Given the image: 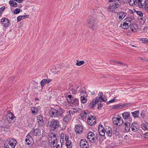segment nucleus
<instances>
[{
  "mask_svg": "<svg viewBox=\"0 0 148 148\" xmlns=\"http://www.w3.org/2000/svg\"><path fill=\"white\" fill-rule=\"evenodd\" d=\"M67 100L72 106H77L79 105V99L72 97L71 95H69L66 97Z\"/></svg>",
  "mask_w": 148,
  "mask_h": 148,
  "instance_id": "nucleus-1",
  "label": "nucleus"
},
{
  "mask_svg": "<svg viewBox=\"0 0 148 148\" xmlns=\"http://www.w3.org/2000/svg\"><path fill=\"white\" fill-rule=\"evenodd\" d=\"M88 25L89 27L94 30L95 28L97 22L95 17L90 16L87 21Z\"/></svg>",
  "mask_w": 148,
  "mask_h": 148,
  "instance_id": "nucleus-2",
  "label": "nucleus"
},
{
  "mask_svg": "<svg viewBox=\"0 0 148 148\" xmlns=\"http://www.w3.org/2000/svg\"><path fill=\"white\" fill-rule=\"evenodd\" d=\"M49 114L51 117L54 118H55L56 117H61L62 115V114L60 111L53 108H51L49 110Z\"/></svg>",
  "mask_w": 148,
  "mask_h": 148,
  "instance_id": "nucleus-3",
  "label": "nucleus"
},
{
  "mask_svg": "<svg viewBox=\"0 0 148 148\" xmlns=\"http://www.w3.org/2000/svg\"><path fill=\"white\" fill-rule=\"evenodd\" d=\"M59 122L57 120L51 119L49 118V119L48 125L52 128L56 129L59 126Z\"/></svg>",
  "mask_w": 148,
  "mask_h": 148,
  "instance_id": "nucleus-4",
  "label": "nucleus"
},
{
  "mask_svg": "<svg viewBox=\"0 0 148 148\" xmlns=\"http://www.w3.org/2000/svg\"><path fill=\"white\" fill-rule=\"evenodd\" d=\"M100 99L99 97H96L88 105L89 107L91 108H94L96 106V104L100 101Z\"/></svg>",
  "mask_w": 148,
  "mask_h": 148,
  "instance_id": "nucleus-5",
  "label": "nucleus"
},
{
  "mask_svg": "<svg viewBox=\"0 0 148 148\" xmlns=\"http://www.w3.org/2000/svg\"><path fill=\"white\" fill-rule=\"evenodd\" d=\"M7 141L8 143H5L4 145V147L5 148H14L15 145H14V143L12 142L10 140V138L8 139Z\"/></svg>",
  "mask_w": 148,
  "mask_h": 148,
  "instance_id": "nucleus-6",
  "label": "nucleus"
},
{
  "mask_svg": "<svg viewBox=\"0 0 148 148\" xmlns=\"http://www.w3.org/2000/svg\"><path fill=\"white\" fill-rule=\"evenodd\" d=\"M79 144L81 148H89L88 143L85 139H81Z\"/></svg>",
  "mask_w": 148,
  "mask_h": 148,
  "instance_id": "nucleus-7",
  "label": "nucleus"
},
{
  "mask_svg": "<svg viewBox=\"0 0 148 148\" xmlns=\"http://www.w3.org/2000/svg\"><path fill=\"white\" fill-rule=\"evenodd\" d=\"M37 120L38 125L39 127H41L44 124V121L43 120V116L41 115H38L37 116Z\"/></svg>",
  "mask_w": 148,
  "mask_h": 148,
  "instance_id": "nucleus-8",
  "label": "nucleus"
},
{
  "mask_svg": "<svg viewBox=\"0 0 148 148\" xmlns=\"http://www.w3.org/2000/svg\"><path fill=\"white\" fill-rule=\"evenodd\" d=\"M122 115L123 118L124 120L128 119L129 122H130V121H132V118L130 117V112H125L122 114Z\"/></svg>",
  "mask_w": 148,
  "mask_h": 148,
  "instance_id": "nucleus-9",
  "label": "nucleus"
},
{
  "mask_svg": "<svg viewBox=\"0 0 148 148\" xmlns=\"http://www.w3.org/2000/svg\"><path fill=\"white\" fill-rule=\"evenodd\" d=\"M131 128L132 131L133 132H135L137 131L139 128L137 123L134 122L132 123L131 125Z\"/></svg>",
  "mask_w": 148,
  "mask_h": 148,
  "instance_id": "nucleus-10",
  "label": "nucleus"
},
{
  "mask_svg": "<svg viewBox=\"0 0 148 148\" xmlns=\"http://www.w3.org/2000/svg\"><path fill=\"white\" fill-rule=\"evenodd\" d=\"M75 131L77 134H81L82 133L83 131V128L82 126L80 125H79L75 126Z\"/></svg>",
  "mask_w": 148,
  "mask_h": 148,
  "instance_id": "nucleus-11",
  "label": "nucleus"
},
{
  "mask_svg": "<svg viewBox=\"0 0 148 148\" xmlns=\"http://www.w3.org/2000/svg\"><path fill=\"white\" fill-rule=\"evenodd\" d=\"M1 22L2 23L3 25L5 27H8L9 25V20L5 18H3L1 19Z\"/></svg>",
  "mask_w": 148,
  "mask_h": 148,
  "instance_id": "nucleus-12",
  "label": "nucleus"
},
{
  "mask_svg": "<svg viewBox=\"0 0 148 148\" xmlns=\"http://www.w3.org/2000/svg\"><path fill=\"white\" fill-rule=\"evenodd\" d=\"M6 116L7 120L11 119L12 121H14L13 122H14L15 121L14 120H16V117L11 112H9L7 114Z\"/></svg>",
  "mask_w": 148,
  "mask_h": 148,
  "instance_id": "nucleus-13",
  "label": "nucleus"
},
{
  "mask_svg": "<svg viewBox=\"0 0 148 148\" xmlns=\"http://www.w3.org/2000/svg\"><path fill=\"white\" fill-rule=\"evenodd\" d=\"M32 132V134H34L36 136H39L41 135V132L40 130L38 128H35L34 127L33 130H32L31 133Z\"/></svg>",
  "mask_w": 148,
  "mask_h": 148,
  "instance_id": "nucleus-14",
  "label": "nucleus"
},
{
  "mask_svg": "<svg viewBox=\"0 0 148 148\" xmlns=\"http://www.w3.org/2000/svg\"><path fill=\"white\" fill-rule=\"evenodd\" d=\"M117 15H119V18L121 21L126 16V13L124 12L121 11L117 13Z\"/></svg>",
  "mask_w": 148,
  "mask_h": 148,
  "instance_id": "nucleus-15",
  "label": "nucleus"
},
{
  "mask_svg": "<svg viewBox=\"0 0 148 148\" xmlns=\"http://www.w3.org/2000/svg\"><path fill=\"white\" fill-rule=\"evenodd\" d=\"M118 127H116L114 128L113 131V135H114L116 138H119L120 137L119 131Z\"/></svg>",
  "mask_w": 148,
  "mask_h": 148,
  "instance_id": "nucleus-16",
  "label": "nucleus"
},
{
  "mask_svg": "<svg viewBox=\"0 0 148 148\" xmlns=\"http://www.w3.org/2000/svg\"><path fill=\"white\" fill-rule=\"evenodd\" d=\"M97 135L96 136H94L91 138H90L89 140L90 142H91L92 143H94L95 144L97 145V144L98 143V137Z\"/></svg>",
  "mask_w": 148,
  "mask_h": 148,
  "instance_id": "nucleus-17",
  "label": "nucleus"
},
{
  "mask_svg": "<svg viewBox=\"0 0 148 148\" xmlns=\"http://www.w3.org/2000/svg\"><path fill=\"white\" fill-rule=\"evenodd\" d=\"M124 124L125 126V128L126 132H129L130 130V127H131L130 126V123L128 121H127Z\"/></svg>",
  "mask_w": 148,
  "mask_h": 148,
  "instance_id": "nucleus-18",
  "label": "nucleus"
},
{
  "mask_svg": "<svg viewBox=\"0 0 148 148\" xmlns=\"http://www.w3.org/2000/svg\"><path fill=\"white\" fill-rule=\"evenodd\" d=\"M69 113L70 114V115H66L65 117H63V120L66 122H68L69 121V120H70V117L71 116V113L73 114L72 112L71 111H69Z\"/></svg>",
  "mask_w": 148,
  "mask_h": 148,
  "instance_id": "nucleus-19",
  "label": "nucleus"
},
{
  "mask_svg": "<svg viewBox=\"0 0 148 148\" xmlns=\"http://www.w3.org/2000/svg\"><path fill=\"white\" fill-rule=\"evenodd\" d=\"M126 104H124L122 105L120 104H116L113 106L112 108L115 109H119L122 108L123 107L125 106Z\"/></svg>",
  "mask_w": 148,
  "mask_h": 148,
  "instance_id": "nucleus-20",
  "label": "nucleus"
},
{
  "mask_svg": "<svg viewBox=\"0 0 148 148\" xmlns=\"http://www.w3.org/2000/svg\"><path fill=\"white\" fill-rule=\"evenodd\" d=\"M99 97L101 99L102 101L106 102L107 101V99L105 97V95H103L102 92H99L98 94Z\"/></svg>",
  "mask_w": 148,
  "mask_h": 148,
  "instance_id": "nucleus-21",
  "label": "nucleus"
},
{
  "mask_svg": "<svg viewBox=\"0 0 148 148\" xmlns=\"http://www.w3.org/2000/svg\"><path fill=\"white\" fill-rule=\"evenodd\" d=\"M108 130H107V129H106V135L109 137H111L112 136V130L111 128H110L109 127H108Z\"/></svg>",
  "mask_w": 148,
  "mask_h": 148,
  "instance_id": "nucleus-22",
  "label": "nucleus"
},
{
  "mask_svg": "<svg viewBox=\"0 0 148 148\" xmlns=\"http://www.w3.org/2000/svg\"><path fill=\"white\" fill-rule=\"evenodd\" d=\"M31 110L32 114L34 115L37 114L39 112L38 108L35 107H32Z\"/></svg>",
  "mask_w": 148,
  "mask_h": 148,
  "instance_id": "nucleus-23",
  "label": "nucleus"
},
{
  "mask_svg": "<svg viewBox=\"0 0 148 148\" xmlns=\"http://www.w3.org/2000/svg\"><path fill=\"white\" fill-rule=\"evenodd\" d=\"M146 0H143L141 1V3H138L137 5L140 8H142L144 6L147 4Z\"/></svg>",
  "mask_w": 148,
  "mask_h": 148,
  "instance_id": "nucleus-24",
  "label": "nucleus"
},
{
  "mask_svg": "<svg viewBox=\"0 0 148 148\" xmlns=\"http://www.w3.org/2000/svg\"><path fill=\"white\" fill-rule=\"evenodd\" d=\"M29 16L28 15L19 16L17 18V21L19 22L24 18H28Z\"/></svg>",
  "mask_w": 148,
  "mask_h": 148,
  "instance_id": "nucleus-25",
  "label": "nucleus"
},
{
  "mask_svg": "<svg viewBox=\"0 0 148 148\" xmlns=\"http://www.w3.org/2000/svg\"><path fill=\"white\" fill-rule=\"evenodd\" d=\"M121 27L123 29H127L129 27V23L124 21L123 25H122V24H121L120 27Z\"/></svg>",
  "mask_w": 148,
  "mask_h": 148,
  "instance_id": "nucleus-26",
  "label": "nucleus"
},
{
  "mask_svg": "<svg viewBox=\"0 0 148 148\" xmlns=\"http://www.w3.org/2000/svg\"><path fill=\"white\" fill-rule=\"evenodd\" d=\"M114 6L115 5L113 3L112 4H110L107 7V8L108 9H110V10L109 11L112 12L115 10V9L116 8Z\"/></svg>",
  "mask_w": 148,
  "mask_h": 148,
  "instance_id": "nucleus-27",
  "label": "nucleus"
},
{
  "mask_svg": "<svg viewBox=\"0 0 148 148\" xmlns=\"http://www.w3.org/2000/svg\"><path fill=\"white\" fill-rule=\"evenodd\" d=\"M114 6L115 5L113 3L112 4H110L107 7V8L108 9H110V10L109 11L112 12L115 10V9L116 8Z\"/></svg>",
  "mask_w": 148,
  "mask_h": 148,
  "instance_id": "nucleus-28",
  "label": "nucleus"
},
{
  "mask_svg": "<svg viewBox=\"0 0 148 148\" xmlns=\"http://www.w3.org/2000/svg\"><path fill=\"white\" fill-rule=\"evenodd\" d=\"M139 111L136 110L132 112V114L133 116L135 118H138L139 117Z\"/></svg>",
  "mask_w": 148,
  "mask_h": 148,
  "instance_id": "nucleus-29",
  "label": "nucleus"
},
{
  "mask_svg": "<svg viewBox=\"0 0 148 148\" xmlns=\"http://www.w3.org/2000/svg\"><path fill=\"white\" fill-rule=\"evenodd\" d=\"M14 0H10L9 2V4L12 7H16L17 6V3L16 2H14Z\"/></svg>",
  "mask_w": 148,
  "mask_h": 148,
  "instance_id": "nucleus-30",
  "label": "nucleus"
},
{
  "mask_svg": "<svg viewBox=\"0 0 148 148\" xmlns=\"http://www.w3.org/2000/svg\"><path fill=\"white\" fill-rule=\"evenodd\" d=\"M114 2V4L115 5L114 7L116 8L119 7L121 5V1L120 0H115Z\"/></svg>",
  "mask_w": 148,
  "mask_h": 148,
  "instance_id": "nucleus-31",
  "label": "nucleus"
},
{
  "mask_svg": "<svg viewBox=\"0 0 148 148\" xmlns=\"http://www.w3.org/2000/svg\"><path fill=\"white\" fill-rule=\"evenodd\" d=\"M129 3L130 5L132 6H133V5H137L138 2L136 0H129Z\"/></svg>",
  "mask_w": 148,
  "mask_h": 148,
  "instance_id": "nucleus-32",
  "label": "nucleus"
},
{
  "mask_svg": "<svg viewBox=\"0 0 148 148\" xmlns=\"http://www.w3.org/2000/svg\"><path fill=\"white\" fill-rule=\"evenodd\" d=\"M119 143H116L115 141H113L109 144V146L111 147H114L119 145Z\"/></svg>",
  "mask_w": 148,
  "mask_h": 148,
  "instance_id": "nucleus-33",
  "label": "nucleus"
},
{
  "mask_svg": "<svg viewBox=\"0 0 148 148\" xmlns=\"http://www.w3.org/2000/svg\"><path fill=\"white\" fill-rule=\"evenodd\" d=\"M66 142V145L67 148H72V145H71V140H69Z\"/></svg>",
  "mask_w": 148,
  "mask_h": 148,
  "instance_id": "nucleus-34",
  "label": "nucleus"
},
{
  "mask_svg": "<svg viewBox=\"0 0 148 148\" xmlns=\"http://www.w3.org/2000/svg\"><path fill=\"white\" fill-rule=\"evenodd\" d=\"M95 136L93 133L92 132H90L88 134L87 138L89 140H90V138L93 137Z\"/></svg>",
  "mask_w": 148,
  "mask_h": 148,
  "instance_id": "nucleus-35",
  "label": "nucleus"
},
{
  "mask_svg": "<svg viewBox=\"0 0 148 148\" xmlns=\"http://www.w3.org/2000/svg\"><path fill=\"white\" fill-rule=\"evenodd\" d=\"M40 84L41 87H43L44 86L45 84H47V79H42L41 81Z\"/></svg>",
  "mask_w": 148,
  "mask_h": 148,
  "instance_id": "nucleus-36",
  "label": "nucleus"
},
{
  "mask_svg": "<svg viewBox=\"0 0 148 148\" xmlns=\"http://www.w3.org/2000/svg\"><path fill=\"white\" fill-rule=\"evenodd\" d=\"M117 120V119H116ZM117 120H118V121H117L118 123V124L119 123V124L118 125V126H120L122 125V124L123 123V119H121V118L120 116H119V117H118L117 118Z\"/></svg>",
  "mask_w": 148,
  "mask_h": 148,
  "instance_id": "nucleus-37",
  "label": "nucleus"
},
{
  "mask_svg": "<svg viewBox=\"0 0 148 148\" xmlns=\"http://www.w3.org/2000/svg\"><path fill=\"white\" fill-rule=\"evenodd\" d=\"M130 16V17L132 16ZM132 19L131 18V17H128L124 19L123 21L126 23H127V22H129V23H131L132 21Z\"/></svg>",
  "mask_w": 148,
  "mask_h": 148,
  "instance_id": "nucleus-38",
  "label": "nucleus"
},
{
  "mask_svg": "<svg viewBox=\"0 0 148 148\" xmlns=\"http://www.w3.org/2000/svg\"><path fill=\"white\" fill-rule=\"evenodd\" d=\"M135 26V24L130 25H129V27L128 28L130 29L129 30H131L132 32L134 31V30H135V28L134 26Z\"/></svg>",
  "mask_w": 148,
  "mask_h": 148,
  "instance_id": "nucleus-39",
  "label": "nucleus"
},
{
  "mask_svg": "<svg viewBox=\"0 0 148 148\" xmlns=\"http://www.w3.org/2000/svg\"><path fill=\"white\" fill-rule=\"evenodd\" d=\"M84 61H79L78 60L77 61V63L76 65L77 66H80L84 64Z\"/></svg>",
  "mask_w": 148,
  "mask_h": 148,
  "instance_id": "nucleus-40",
  "label": "nucleus"
},
{
  "mask_svg": "<svg viewBox=\"0 0 148 148\" xmlns=\"http://www.w3.org/2000/svg\"><path fill=\"white\" fill-rule=\"evenodd\" d=\"M80 100L81 102L82 103H85L87 102V99L86 98L84 97L81 96L80 97Z\"/></svg>",
  "mask_w": 148,
  "mask_h": 148,
  "instance_id": "nucleus-41",
  "label": "nucleus"
},
{
  "mask_svg": "<svg viewBox=\"0 0 148 148\" xmlns=\"http://www.w3.org/2000/svg\"><path fill=\"white\" fill-rule=\"evenodd\" d=\"M142 129L144 130H148V128L146 124L143 123L141 125Z\"/></svg>",
  "mask_w": 148,
  "mask_h": 148,
  "instance_id": "nucleus-42",
  "label": "nucleus"
},
{
  "mask_svg": "<svg viewBox=\"0 0 148 148\" xmlns=\"http://www.w3.org/2000/svg\"><path fill=\"white\" fill-rule=\"evenodd\" d=\"M140 40H142V43H145L146 44H148V39L146 38H142Z\"/></svg>",
  "mask_w": 148,
  "mask_h": 148,
  "instance_id": "nucleus-43",
  "label": "nucleus"
},
{
  "mask_svg": "<svg viewBox=\"0 0 148 148\" xmlns=\"http://www.w3.org/2000/svg\"><path fill=\"white\" fill-rule=\"evenodd\" d=\"M118 118H116V117H113V122L114 123V124L116 125H118V123L117 122V121H118V120H117V119Z\"/></svg>",
  "mask_w": 148,
  "mask_h": 148,
  "instance_id": "nucleus-44",
  "label": "nucleus"
},
{
  "mask_svg": "<svg viewBox=\"0 0 148 148\" xmlns=\"http://www.w3.org/2000/svg\"><path fill=\"white\" fill-rule=\"evenodd\" d=\"M96 123V121L95 120H94L93 121H92V120L91 121H88V123L90 125H95Z\"/></svg>",
  "mask_w": 148,
  "mask_h": 148,
  "instance_id": "nucleus-45",
  "label": "nucleus"
},
{
  "mask_svg": "<svg viewBox=\"0 0 148 148\" xmlns=\"http://www.w3.org/2000/svg\"><path fill=\"white\" fill-rule=\"evenodd\" d=\"M134 11H135L136 13L138 15H139L140 16L142 17L143 16V13L140 11H136L135 9H134Z\"/></svg>",
  "mask_w": 148,
  "mask_h": 148,
  "instance_id": "nucleus-46",
  "label": "nucleus"
},
{
  "mask_svg": "<svg viewBox=\"0 0 148 148\" xmlns=\"http://www.w3.org/2000/svg\"><path fill=\"white\" fill-rule=\"evenodd\" d=\"M88 115L87 113L85 112H84L82 113V114H81V117L83 119H86V117Z\"/></svg>",
  "mask_w": 148,
  "mask_h": 148,
  "instance_id": "nucleus-47",
  "label": "nucleus"
},
{
  "mask_svg": "<svg viewBox=\"0 0 148 148\" xmlns=\"http://www.w3.org/2000/svg\"><path fill=\"white\" fill-rule=\"evenodd\" d=\"M20 12V10L19 8H16L14 10V13L15 14H17L19 13Z\"/></svg>",
  "mask_w": 148,
  "mask_h": 148,
  "instance_id": "nucleus-48",
  "label": "nucleus"
},
{
  "mask_svg": "<svg viewBox=\"0 0 148 148\" xmlns=\"http://www.w3.org/2000/svg\"><path fill=\"white\" fill-rule=\"evenodd\" d=\"M115 99L114 98V99H112L110 100L109 101H107V102L106 103L107 104H109L110 103H112V102H115Z\"/></svg>",
  "mask_w": 148,
  "mask_h": 148,
  "instance_id": "nucleus-49",
  "label": "nucleus"
},
{
  "mask_svg": "<svg viewBox=\"0 0 148 148\" xmlns=\"http://www.w3.org/2000/svg\"><path fill=\"white\" fill-rule=\"evenodd\" d=\"M80 110V109L79 108H75L73 109V112L74 113H77L78 112V110Z\"/></svg>",
  "mask_w": 148,
  "mask_h": 148,
  "instance_id": "nucleus-50",
  "label": "nucleus"
},
{
  "mask_svg": "<svg viewBox=\"0 0 148 148\" xmlns=\"http://www.w3.org/2000/svg\"><path fill=\"white\" fill-rule=\"evenodd\" d=\"M103 106V105L101 103L98 104L97 109L98 110L101 109Z\"/></svg>",
  "mask_w": 148,
  "mask_h": 148,
  "instance_id": "nucleus-51",
  "label": "nucleus"
},
{
  "mask_svg": "<svg viewBox=\"0 0 148 148\" xmlns=\"http://www.w3.org/2000/svg\"><path fill=\"white\" fill-rule=\"evenodd\" d=\"M71 91L72 92V93L73 94H75L77 92V90H74L73 88H71V89H70Z\"/></svg>",
  "mask_w": 148,
  "mask_h": 148,
  "instance_id": "nucleus-52",
  "label": "nucleus"
},
{
  "mask_svg": "<svg viewBox=\"0 0 148 148\" xmlns=\"http://www.w3.org/2000/svg\"><path fill=\"white\" fill-rule=\"evenodd\" d=\"M53 141H52V142H51V144L53 143V144L54 143L57 144V138H55L53 139Z\"/></svg>",
  "mask_w": 148,
  "mask_h": 148,
  "instance_id": "nucleus-53",
  "label": "nucleus"
},
{
  "mask_svg": "<svg viewBox=\"0 0 148 148\" xmlns=\"http://www.w3.org/2000/svg\"><path fill=\"white\" fill-rule=\"evenodd\" d=\"M29 134H28L27 136V139L28 140V141H31L33 140V138L32 136L28 135Z\"/></svg>",
  "mask_w": 148,
  "mask_h": 148,
  "instance_id": "nucleus-54",
  "label": "nucleus"
},
{
  "mask_svg": "<svg viewBox=\"0 0 148 148\" xmlns=\"http://www.w3.org/2000/svg\"><path fill=\"white\" fill-rule=\"evenodd\" d=\"M99 133L100 135L101 136H105V132H103V131L101 132H99Z\"/></svg>",
  "mask_w": 148,
  "mask_h": 148,
  "instance_id": "nucleus-55",
  "label": "nucleus"
},
{
  "mask_svg": "<svg viewBox=\"0 0 148 148\" xmlns=\"http://www.w3.org/2000/svg\"><path fill=\"white\" fill-rule=\"evenodd\" d=\"M64 141V138H61V139H60V143H61V148H62V147L63 144V143Z\"/></svg>",
  "mask_w": 148,
  "mask_h": 148,
  "instance_id": "nucleus-56",
  "label": "nucleus"
},
{
  "mask_svg": "<svg viewBox=\"0 0 148 148\" xmlns=\"http://www.w3.org/2000/svg\"><path fill=\"white\" fill-rule=\"evenodd\" d=\"M145 10L148 13V3H147L145 7Z\"/></svg>",
  "mask_w": 148,
  "mask_h": 148,
  "instance_id": "nucleus-57",
  "label": "nucleus"
},
{
  "mask_svg": "<svg viewBox=\"0 0 148 148\" xmlns=\"http://www.w3.org/2000/svg\"><path fill=\"white\" fill-rule=\"evenodd\" d=\"M73 86L72 84L71 83H70L69 84V90H70V89H71V88H73Z\"/></svg>",
  "mask_w": 148,
  "mask_h": 148,
  "instance_id": "nucleus-58",
  "label": "nucleus"
},
{
  "mask_svg": "<svg viewBox=\"0 0 148 148\" xmlns=\"http://www.w3.org/2000/svg\"><path fill=\"white\" fill-rule=\"evenodd\" d=\"M143 137L145 138H148V132H146L145 133Z\"/></svg>",
  "mask_w": 148,
  "mask_h": 148,
  "instance_id": "nucleus-59",
  "label": "nucleus"
},
{
  "mask_svg": "<svg viewBox=\"0 0 148 148\" xmlns=\"http://www.w3.org/2000/svg\"><path fill=\"white\" fill-rule=\"evenodd\" d=\"M50 137L51 138V139H52L53 138V139L55 138H56V135L55 134H52L51 135Z\"/></svg>",
  "mask_w": 148,
  "mask_h": 148,
  "instance_id": "nucleus-60",
  "label": "nucleus"
},
{
  "mask_svg": "<svg viewBox=\"0 0 148 148\" xmlns=\"http://www.w3.org/2000/svg\"><path fill=\"white\" fill-rule=\"evenodd\" d=\"M5 8V6H3L0 8V12H1L4 10Z\"/></svg>",
  "mask_w": 148,
  "mask_h": 148,
  "instance_id": "nucleus-61",
  "label": "nucleus"
},
{
  "mask_svg": "<svg viewBox=\"0 0 148 148\" xmlns=\"http://www.w3.org/2000/svg\"><path fill=\"white\" fill-rule=\"evenodd\" d=\"M69 136L68 135H65V140L66 141L69 140Z\"/></svg>",
  "mask_w": 148,
  "mask_h": 148,
  "instance_id": "nucleus-62",
  "label": "nucleus"
},
{
  "mask_svg": "<svg viewBox=\"0 0 148 148\" xmlns=\"http://www.w3.org/2000/svg\"><path fill=\"white\" fill-rule=\"evenodd\" d=\"M52 81L51 79H47V84L49 83Z\"/></svg>",
  "mask_w": 148,
  "mask_h": 148,
  "instance_id": "nucleus-63",
  "label": "nucleus"
},
{
  "mask_svg": "<svg viewBox=\"0 0 148 148\" xmlns=\"http://www.w3.org/2000/svg\"><path fill=\"white\" fill-rule=\"evenodd\" d=\"M15 1L18 3H21L23 1V0H14Z\"/></svg>",
  "mask_w": 148,
  "mask_h": 148,
  "instance_id": "nucleus-64",
  "label": "nucleus"
}]
</instances>
